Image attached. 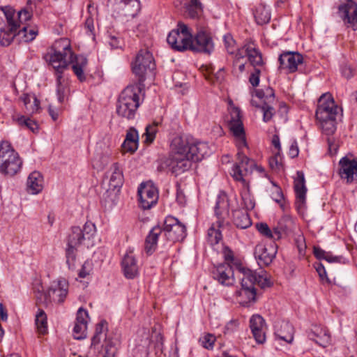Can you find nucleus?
<instances>
[{
    "mask_svg": "<svg viewBox=\"0 0 357 357\" xmlns=\"http://www.w3.org/2000/svg\"><path fill=\"white\" fill-rule=\"evenodd\" d=\"M263 112V121L264 122L269 121L274 114V109L266 102H264L263 105L260 107Z\"/></svg>",
    "mask_w": 357,
    "mask_h": 357,
    "instance_id": "nucleus-52",
    "label": "nucleus"
},
{
    "mask_svg": "<svg viewBox=\"0 0 357 357\" xmlns=\"http://www.w3.org/2000/svg\"><path fill=\"white\" fill-rule=\"evenodd\" d=\"M241 113L239 108L233 107L230 109V119L229 120V127L232 133H242L243 128L241 120Z\"/></svg>",
    "mask_w": 357,
    "mask_h": 357,
    "instance_id": "nucleus-36",
    "label": "nucleus"
},
{
    "mask_svg": "<svg viewBox=\"0 0 357 357\" xmlns=\"http://www.w3.org/2000/svg\"><path fill=\"white\" fill-rule=\"evenodd\" d=\"M50 294L51 303H64L67 296V282L65 279L53 281L47 291Z\"/></svg>",
    "mask_w": 357,
    "mask_h": 357,
    "instance_id": "nucleus-24",
    "label": "nucleus"
},
{
    "mask_svg": "<svg viewBox=\"0 0 357 357\" xmlns=\"http://www.w3.org/2000/svg\"><path fill=\"white\" fill-rule=\"evenodd\" d=\"M339 11L344 22L354 31L357 30V4L349 0L345 4L339 7Z\"/></svg>",
    "mask_w": 357,
    "mask_h": 357,
    "instance_id": "nucleus-19",
    "label": "nucleus"
},
{
    "mask_svg": "<svg viewBox=\"0 0 357 357\" xmlns=\"http://www.w3.org/2000/svg\"><path fill=\"white\" fill-rule=\"evenodd\" d=\"M275 335L287 343H291L294 340V327L289 322L282 321L275 325Z\"/></svg>",
    "mask_w": 357,
    "mask_h": 357,
    "instance_id": "nucleus-30",
    "label": "nucleus"
},
{
    "mask_svg": "<svg viewBox=\"0 0 357 357\" xmlns=\"http://www.w3.org/2000/svg\"><path fill=\"white\" fill-rule=\"evenodd\" d=\"M260 73L261 70L258 68H254L253 72L250 74L249 82L252 86L256 87L259 85Z\"/></svg>",
    "mask_w": 357,
    "mask_h": 357,
    "instance_id": "nucleus-55",
    "label": "nucleus"
},
{
    "mask_svg": "<svg viewBox=\"0 0 357 357\" xmlns=\"http://www.w3.org/2000/svg\"><path fill=\"white\" fill-rule=\"evenodd\" d=\"M335 116L333 117H316L317 124L324 135L326 136L328 152L331 155L335 154L338 149V144L333 136L337 130V121Z\"/></svg>",
    "mask_w": 357,
    "mask_h": 357,
    "instance_id": "nucleus-11",
    "label": "nucleus"
},
{
    "mask_svg": "<svg viewBox=\"0 0 357 357\" xmlns=\"http://www.w3.org/2000/svg\"><path fill=\"white\" fill-rule=\"evenodd\" d=\"M121 266L126 278L133 279L138 275V265L132 250H127L122 259Z\"/></svg>",
    "mask_w": 357,
    "mask_h": 357,
    "instance_id": "nucleus-25",
    "label": "nucleus"
},
{
    "mask_svg": "<svg viewBox=\"0 0 357 357\" xmlns=\"http://www.w3.org/2000/svg\"><path fill=\"white\" fill-rule=\"evenodd\" d=\"M139 206L144 210L150 209L158 200V192L152 183H142L138 188Z\"/></svg>",
    "mask_w": 357,
    "mask_h": 357,
    "instance_id": "nucleus-14",
    "label": "nucleus"
},
{
    "mask_svg": "<svg viewBox=\"0 0 357 357\" xmlns=\"http://www.w3.org/2000/svg\"><path fill=\"white\" fill-rule=\"evenodd\" d=\"M280 69L286 70L288 73L299 70V66L303 63V56L298 52H284L278 58Z\"/></svg>",
    "mask_w": 357,
    "mask_h": 357,
    "instance_id": "nucleus-16",
    "label": "nucleus"
},
{
    "mask_svg": "<svg viewBox=\"0 0 357 357\" xmlns=\"http://www.w3.org/2000/svg\"><path fill=\"white\" fill-rule=\"evenodd\" d=\"M214 49L211 37L205 31H199L195 38L192 39L190 50L193 52H204L210 54Z\"/></svg>",
    "mask_w": 357,
    "mask_h": 357,
    "instance_id": "nucleus-18",
    "label": "nucleus"
},
{
    "mask_svg": "<svg viewBox=\"0 0 357 357\" xmlns=\"http://www.w3.org/2000/svg\"><path fill=\"white\" fill-rule=\"evenodd\" d=\"M341 73L342 75L347 79H350L354 75V69L351 66L347 65L343 66L341 68Z\"/></svg>",
    "mask_w": 357,
    "mask_h": 357,
    "instance_id": "nucleus-58",
    "label": "nucleus"
},
{
    "mask_svg": "<svg viewBox=\"0 0 357 357\" xmlns=\"http://www.w3.org/2000/svg\"><path fill=\"white\" fill-rule=\"evenodd\" d=\"M43 177L39 172H31L26 181L28 192L33 195L38 194L43 189Z\"/></svg>",
    "mask_w": 357,
    "mask_h": 357,
    "instance_id": "nucleus-33",
    "label": "nucleus"
},
{
    "mask_svg": "<svg viewBox=\"0 0 357 357\" xmlns=\"http://www.w3.org/2000/svg\"><path fill=\"white\" fill-rule=\"evenodd\" d=\"M160 123V121H153L152 124L146 126L144 134L146 135V142L151 143L153 142L158 132V127Z\"/></svg>",
    "mask_w": 357,
    "mask_h": 357,
    "instance_id": "nucleus-48",
    "label": "nucleus"
},
{
    "mask_svg": "<svg viewBox=\"0 0 357 357\" xmlns=\"http://www.w3.org/2000/svg\"><path fill=\"white\" fill-rule=\"evenodd\" d=\"M223 257L225 260L227 261L226 263L229 264V262L233 261L234 260V254L231 249H229L227 246H224L222 249Z\"/></svg>",
    "mask_w": 357,
    "mask_h": 357,
    "instance_id": "nucleus-59",
    "label": "nucleus"
},
{
    "mask_svg": "<svg viewBox=\"0 0 357 357\" xmlns=\"http://www.w3.org/2000/svg\"><path fill=\"white\" fill-rule=\"evenodd\" d=\"M107 43L112 49H117L121 47L123 41L119 37L109 35Z\"/></svg>",
    "mask_w": 357,
    "mask_h": 357,
    "instance_id": "nucleus-56",
    "label": "nucleus"
},
{
    "mask_svg": "<svg viewBox=\"0 0 357 357\" xmlns=\"http://www.w3.org/2000/svg\"><path fill=\"white\" fill-rule=\"evenodd\" d=\"M39 105L40 101L37 99L36 97H33V100L29 104V106L26 110L30 113H35L38 110Z\"/></svg>",
    "mask_w": 357,
    "mask_h": 357,
    "instance_id": "nucleus-61",
    "label": "nucleus"
},
{
    "mask_svg": "<svg viewBox=\"0 0 357 357\" xmlns=\"http://www.w3.org/2000/svg\"><path fill=\"white\" fill-rule=\"evenodd\" d=\"M95 231V226L91 222H86L83 227L73 226L68 234V259H75L76 252L86 238H90Z\"/></svg>",
    "mask_w": 357,
    "mask_h": 357,
    "instance_id": "nucleus-8",
    "label": "nucleus"
},
{
    "mask_svg": "<svg viewBox=\"0 0 357 357\" xmlns=\"http://www.w3.org/2000/svg\"><path fill=\"white\" fill-rule=\"evenodd\" d=\"M213 278L224 286H231L235 282L234 271L228 263L221 264L216 266L212 272Z\"/></svg>",
    "mask_w": 357,
    "mask_h": 357,
    "instance_id": "nucleus-20",
    "label": "nucleus"
},
{
    "mask_svg": "<svg viewBox=\"0 0 357 357\" xmlns=\"http://www.w3.org/2000/svg\"><path fill=\"white\" fill-rule=\"evenodd\" d=\"M272 187L269 189L271 197L276 203L283 208L284 195L281 188L274 181H271Z\"/></svg>",
    "mask_w": 357,
    "mask_h": 357,
    "instance_id": "nucleus-47",
    "label": "nucleus"
},
{
    "mask_svg": "<svg viewBox=\"0 0 357 357\" xmlns=\"http://www.w3.org/2000/svg\"><path fill=\"white\" fill-rule=\"evenodd\" d=\"M237 160L238 162L232 167L231 174L236 181L245 182L247 181L245 176L252 173L255 163L241 151L237 153Z\"/></svg>",
    "mask_w": 357,
    "mask_h": 357,
    "instance_id": "nucleus-13",
    "label": "nucleus"
},
{
    "mask_svg": "<svg viewBox=\"0 0 357 357\" xmlns=\"http://www.w3.org/2000/svg\"><path fill=\"white\" fill-rule=\"evenodd\" d=\"M338 106L330 93L322 94L319 100L316 109V117H337Z\"/></svg>",
    "mask_w": 357,
    "mask_h": 357,
    "instance_id": "nucleus-15",
    "label": "nucleus"
},
{
    "mask_svg": "<svg viewBox=\"0 0 357 357\" xmlns=\"http://www.w3.org/2000/svg\"><path fill=\"white\" fill-rule=\"evenodd\" d=\"M35 324L38 333L41 335L47 333V318L46 313L43 309L38 308L36 314Z\"/></svg>",
    "mask_w": 357,
    "mask_h": 357,
    "instance_id": "nucleus-45",
    "label": "nucleus"
},
{
    "mask_svg": "<svg viewBox=\"0 0 357 357\" xmlns=\"http://www.w3.org/2000/svg\"><path fill=\"white\" fill-rule=\"evenodd\" d=\"M216 340L215 335L208 333L199 338L201 345L206 349H213Z\"/></svg>",
    "mask_w": 357,
    "mask_h": 357,
    "instance_id": "nucleus-50",
    "label": "nucleus"
},
{
    "mask_svg": "<svg viewBox=\"0 0 357 357\" xmlns=\"http://www.w3.org/2000/svg\"><path fill=\"white\" fill-rule=\"evenodd\" d=\"M84 29L86 30V33L89 36H92L94 38L95 34V27H94V20L91 16H89L84 22Z\"/></svg>",
    "mask_w": 357,
    "mask_h": 357,
    "instance_id": "nucleus-54",
    "label": "nucleus"
},
{
    "mask_svg": "<svg viewBox=\"0 0 357 357\" xmlns=\"http://www.w3.org/2000/svg\"><path fill=\"white\" fill-rule=\"evenodd\" d=\"M13 121H15L19 126L25 127L29 129L33 132L38 131V124L30 118L25 117L23 115H15L13 116Z\"/></svg>",
    "mask_w": 357,
    "mask_h": 357,
    "instance_id": "nucleus-46",
    "label": "nucleus"
},
{
    "mask_svg": "<svg viewBox=\"0 0 357 357\" xmlns=\"http://www.w3.org/2000/svg\"><path fill=\"white\" fill-rule=\"evenodd\" d=\"M120 345L118 337H105L102 347L104 350L103 357H115Z\"/></svg>",
    "mask_w": 357,
    "mask_h": 357,
    "instance_id": "nucleus-39",
    "label": "nucleus"
},
{
    "mask_svg": "<svg viewBox=\"0 0 357 357\" xmlns=\"http://www.w3.org/2000/svg\"><path fill=\"white\" fill-rule=\"evenodd\" d=\"M15 37L25 43L33 41L38 34L37 27H30L29 26H22V28L16 29Z\"/></svg>",
    "mask_w": 357,
    "mask_h": 357,
    "instance_id": "nucleus-41",
    "label": "nucleus"
},
{
    "mask_svg": "<svg viewBox=\"0 0 357 357\" xmlns=\"http://www.w3.org/2000/svg\"><path fill=\"white\" fill-rule=\"evenodd\" d=\"M108 174H109V187L114 190L121 188L123 183V174L120 164L119 162L113 163Z\"/></svg>",
    "mask_w": 357,
    "mask_h": 357,
    "instance_id": "nucleus-32",
    "label": "nucleus"
},
{
    "mask_svg": "<svg viewBox=\"0 0 357 357\" xmlns=\"http://www.w3.org/2000/svg\"><path fill=\"white\" fill-rule=\"evenodd\" d=\"M340 166L339 174L342 178L347 179V183H351L357 177V159H349L343 157L339 162Z\"/></svg>",
    "mask_w": 357,
    "mask_h": 357,
    "instance_id": "nucleus-22",
    "label": "nucleus"
},
{
    "mask_svg": "<svg viewBox=\"0 0 357 357\" xmlns=\"http://www.w3.org/2000/svg\"><path fill=\"white\" fill-rule=\"evenodd\" d=\"M294 229V221L289 215H284L275 227V235L277 239H280L283 234H287Z\"/></svg>",
    "mask_w": 357,
    "mask_h": 357,
    "instance_id": "nucleus-37",
    "label": "nucleus"
},
{
    "mask_svg": "<svg viewBox=\"0 0 357 357\" xmlns=\"http://www.w3.org/2000/svg\"><path fill=\"white\" fill-rule=\"evenodd\" d=\"M307 334L309 339L323 347H326L331 342V335L325 327L313 325Z\"/></svg>",
    "mask_w": 357,
    "mask_h": 357,
    "instance_id": "nucleus-26",
    "label": "nucleus"
},
{
    "mask_svg": "<svg viewBox=\"0 0 357 357\" xmlns=\"http://www.w3.org/2000/svg\"><path fill=\"white\" fill-rule=\"evenodd\" d=\"M89 314L83 307H79L77 312L75 325L73 328V336L75 340H84L86 337Z\"/></svg>",
    "mask_w": 357,
    "mask_h": 357,
    "instance_id": "nucleus-21",
    "label": "nucleus"
},
{
    "mask_svg": "<svg viewBox=\"0 0 357 357\" xmlns=\"http://www.w3.org/2000/svg\"><path fill=\"white\" fill-rule=\"evenodd\" d=\"M6 22L0 19V45L7 47L11 44L15 38L16 29L27 26L26 22L32 17V12L30 9L24 8L21 9L17 14L10 6L1 7Z\"/></svg>",
    "mask_w": 357,
    "mask_h": 357,
    "instance_id": "nucleus-3",
    "label": "nucleus"
},
{
    "mask_svg": "<svg viewBox=\"0 0 357 357\" xmlns=\"http://www.w3.org/2000/svg\"><path fill=\"white\" fill-rule=\"evenodd\" d=\"M250 328L252 335L259 344H263L266 340V325L264 318L259 315H252L250 319Z\"/></svg>",
    "mask_w": 357,
    "mask_h": 357,
    "instance_id": "nucleus-23",
    "label": "nucleus"
},
{
    "mask_svg": "<svg viewBox=\"0 0 357 357\" xmlns=\"http://www.w3.org/2000/svg\"><path fill=\"white\" fill-rule=\"evenodd\" d=\"M237 269L243 276L241 278V289L236 291V294L240 297L246 298V300L243 301L245 303H250L255 301L257 293L255 285L256 284L261 288L268 287L271 285L265 271H261L259 273H257L241 265L238 266Z\"/></svg>",
    "mask_w": 357,
    "mask_h": 357,
    "instance_id": "nucleus-4",
    "label": "nucleus"
},
{
    "mask_svg": "<svg viewBox=\"0 0 357 357\" xmlns=\"http://www.w3.org/2000/svg\"><path fill=\"white\" fill-rule=\"evenodd\" d=\"M246 56V53L245 52L244 45L241 48L237 49V51L235 54L234 60L233 62V66H237L241 59H243Z\"/></svg>",
    "mask_w": 357,
    "mask_h": 357,
    "instance_id": "nucleus-57",
    "label": "nucleus"
},
{
    "mask_svg": "<svg viewBox=\"0 0 357 357\" xmlns=\"http://www.w3.org/2000/svg\"><path fill=\"white\" fill-rule=\"evenodd\" d=\"M89 266V264L87 262H85L82 266V268L79 270L78 273V275L81 278H85L87 275L90 274L91 268Z\"/></svg>",
    "mask_w": 357,
    "mask_h": 357,
    "instance_id": "nucleus-62",
    "label": "nucleus"
},
{
    "mask_svg": "<svg viewBox=\"0 0 357 357\" xmlns=\"http://www.w3.org/2000/svg\"><path fill=\"white\" fill-rule=\"evenodd\" d=\"M243 188L241 192V199L247 210H252L255 206V201L251 194L249 182H241Z\"/></svg>",
    "mask_w": 357,
    "mask_h": 357,
    "instance_id": "nucleus-42",
    "label": "nucleus"
},
{
    "mask_svg": "<svg viewBox=\"0 0 357 357\" xmlns=\"http://www.w3.org/2000/svg\"><path fill=\"white\" fill-rule=\"evenodd\" d=\"M108 331L107 322L102 319L96 325L95 333L91 338V348L98 349L99 344L101 343L102 340H105V337H109L107 335Z\"/></svg>",
    "mask_w": 357,
    "mask_h": 357,
    "instance_id": "nucleus-34",
    "label": "nucleus"
},
{
    "mask_svg": "<svg viewBox=\"0 0 357 357\" xmlns=\"http://www.w3.org/2000/svg\"><path fill=\"white\" fill-rule=\"evenodd\" d=\"M188 15L192 19H197L203 12V6L200 0H189L185 4Z\"/></svg>",
    "mask_w": 357,
    "mask_h": 357,
    "instance_id": "nucleus-44",
    "label": "nucleus"
},
{
    "mask_svg": "<svg viewBox=\"0 0 357 357\" xmlns=\"http://www.w3.org/2000/svg\"><path fill=\"white\" fill-rule=\"evenodd\" d=\"M68 64H71L72 70L80 82H84L86 79L84 70L88 64L87 58L82 54H76L72 52L70 45H68Z\"/></svg>",
    "mask_w": 357,
    "mask_h": 357,
    "instance_id": "nucleus-17",
    "label": "nucleus"
},
{
    "mask_svg": "<svg viewBox=\"0 0 357 357\" xmlns=\"http://www.w3.org/2000/svg\"><path fill=\"white\" fill-rule=\"evenodd\" d=\"M163 233L162 227L159 225L153 227L146 238L145 250L147 254L151 255L156 249L159 236Z\"/></svg>",
    "mask_w": 357,
    "mask_h": 357,
    "instance_id": "nucleus-35",
    "label": "nucleus"
},
{
    "mask_svg": "<svg viewBox=\"0 0 357 357\" xmlns=\"http://www.w3.org/2000/svg\"><path fill=\"white\" fill-rule=\"evenodd\" d=\"M144 87L140 84H130L119 95L117 105V114L128 120L133 119L140 105L139 94Z\"/></svg>",
    "mask_w": 357,
    "mask_h": 357,
    "instance_id": "nucleus-5",
    "label": "nucleus"
},
{
    "mask_svg": "<svg viewBox=\"0 0 357 357\" xmlns=\"http://www.w3.org/2000/svg\"><path fill=\"white\" fill-rule=\"evenodd\" d=\"M294 188L296 197V204L298 208H302L306 199L307 188L304 174L301 171L296 172V177L294 178Z\"/></svg>",
    "mask_w": 357,
    "mask_h": 357,
    "instance_id": "nucleus-27",
    "label": "nucleus"
},
{
    "mask_svg": "<svg viewBox=\"0 0 357 357\" xmlns=\"http://www.w3.org/2000/svg\"><path fill=\"white\" fill-rule=\"evenodd\" d=\"M233 222L239 229H247L252 225L247 211L238 209L233 211Z\"/></svg>",
    "mask_w": 357,
    "mask_h": 357,
    "instance_id": "nucleus-40",
    "label": "nucleus"
},
{
    "mask_svg": "<svg viewBox=\"0 0 357 357\" xmlns=\"http://www.w3.org/2000/svg\"><path fill=\"white\" fill-rule=\"evenodd\" d=\"M67 40H56L52 46L43 54V59L55 70L56 74V96L59 102H63L66 97V84L62 73L67 69Z\"/></svg>",
    "mask_w": 357,
    "mask_h": 357,
    "instance_id": "nucleus-2",
    "label": "nucleus"
},
{
    "mask_svg": "<svg viewBox=\"0 0 357 357\" xmlns=\"http://www.w3.org/2000/svg\"><path fill=\"white\" fill-rule=\"evenodd\" d=\"M244 48L248 59L254 68L264 65L261 53L252 41H246L244 43Z\"/></svg>",
    "mask_w": 357,
    "mask_h": 357,
    "instance_id": "nucleus-29",
    "label": "nucleus"
},
{
    "mask_svg": "<svg viewBox=\"0 0 357 357\" xmlns=\"http://www.w3.org/2000/svg\"><path fill=\"white\" fill-rule=\"evenodd\" d=\"M155 68L152 54L146 50H141L137 54L135 61L132 63V73L138 77V82L135 84H140L144 87V82L148 72L153 71Z\"/></svg>",
    "mask_w": 357,
    "mask_h": 357,
    "instance_id": "nucleus-9",
    "label": "nucleus"
},
{
    "mask_svg": "<svg viewBox=\"0 0 357 357\" xmlns=\"http://www.w3.org/2000/svg\"><path fill=\"white\" fill-rule=\"evenodd\" d=\"M33 291L35 294L37 305H43L47 307L51 303L50 294L44 291V288L40 280H35L33 284Z\"/></svg>",
    "mask_w": 357,
    "mask_h": 357,
    "instance_id": "nucleus-38",
    "label": "nucleus"
},
{
    "mask_svg": "<svg viewBox=\"0 0 357 357\" xmlns=\"http://www.w3.org/2000/svg\"><path fill=\"white\" fill-rule=\"evenodd\" d=\"M236 139V145L238 149V151L243 152L241 150L244 147L247 146L245 130H243L242 133H232Z\"/></svg>",
    "mask_w": 357,
    "mask_h": 357,
    "instance_id": "nucleus-53",
    "label": "nucleus"
},
{
    "mask_svg": "<svg viewBox=\"0 0 357 357\" xmlns=\"http://www.w3.org/2000/svg\"><path fill=\"white\" fill-rule=\"evenodd\" d=\"M316 271L322 280L326 279L328 281H329V280L327 278L326 269L322 264H317Z\"/></svg>",
    "mask_w": 357,
    "mask_h": 357,
    "instance_id": "nucleus-63",
    "label": "nucleus"
},
{
    "mask_svg": "<svg viewBox=\"0 0 357 357\" xmlns=\"http://www.w3.org/2000/svg\"><path fill=\"white\" fill-rule=\"evenodd\" d=\"M229 204L227 195L224 192H220L217 196L215 205V215L217 221L208 228L206 239L212 247L218 245L222 240L220 228L225 225V220L229 215Z\"/></svg>",
    "mask_w": 357,
    "mask_h": 357,
    "instance_id": "nucleus-6",
    "label": "nucleus"
},
{
    "mask_svg": "<svg viewBox=\"0 0 357 357\" xmlns=\"http://www.w3.org/2000/svg\"><path fill=\"white\" fill-rule=\"evenodd\" d=\"M257 229L261 235L266 236V238L278 240L276 238V236L275 235V228L273 231H271L266 223L261 222L257 224Z\"/></svg>",
    "mask_w": 357,
    "mask_h": 357,
    "instance_id": "nucleus-49",
    "label": "nucleus"
},
{
    "mask_svg": "<svg viewBox=\"0 0 357 357\" xmlns=\"http://www.w3.org/2000/svg\"><path fill=\"white\" fill-rule=\"evenodd\" d=\"M276 250L274 248H268L264 245H257L255 249V257L259 266H266L271 264L275 257Z\"/></svg>",
    "mask_w": 357,
    "mask_h": 357,
    "instance_id": "nucleus-28",
    "label": "nucleus"
},
{
    "mask_svg": "<svg viewBox=\"0 0 357 357\" xmlns=\"http://www.w3.org/2000/svg\"><path fill=\"white\" fill-rule=\"evenodd\" d=\"M138 145V132L135 128L131 127L127 130L125 140L121 146L122 149L126 152L133 153L137 151Z\"/></svg>",
    "mask_w": 357,
    "mask_h": 357,
    "instance_id": "nucleus-31",
    "label": "nucleus"
},
{
    "mask_svg": "<svg viewBox=\"0 0 357 357\" xmlns=\"http://www.w3.org/2000/svg\"><path fill=\"white\" fill-rule=\"evenodd\" d=\"M22 166V160L18 153L7 141L0 142V173L13 176L18 173Z\"/></svg>",
    "mask_w": 357,
    "mask_h": 357,
    "instance_id": "nucleus-7",
    "label": "nucleus"
},
{
    "mask_svg": "<svg viewBox=\"0 0 357 357\" xmlns=\"http://www.w3.org/2000/svg\"><path fill=\"white\" fill-rule=\"evenodd\" d=\"M210 153L207 143L190 137L176 136L171 142L168 155L158 159L157 169L178 176L189 170L192 162L201 161Z\"/></svg>",
    "mask_w": 357,
    "mask_h": 357,
    "instance_id": "nucleus-1",
    "label": "nucleus"
},
{
    "mask_svg": "<svg viewBox=\"0 0 357 357\" xmlns=\"http://www.w3.org/2000/svg\"><path fill=\"white\" fill-rule=\"evenodd\" d=\"M254 17L256 22L259 25H263L268 23L271 20V13L266 6L259 5L255 12Z\"/></svg>",
    "mask_w": 357,
    "mask_h": 357,
    "instance_id": "nucleus-43",
    "label": "nucleus"
},
{
    "mask_svg": "<svg viewBox=\"0 0 357 357\" xmlns=\"http://www.w3.org/2000/svg\"><path fill=\"white\" fill-rule=\"evenodd\" d=\"M326 252L325 250H322L319 247H314L313 253L316 258L318 259H324L325 256L326 255Z\"/></svg>",
    "mask_w": 357,
    "mask_h": 357,
    "instance_id": "nucleus-64",
    "label": "nucleus"
},
{
    "mask_svg": "<svg viewBox=\"0 0 357 357\" xmlns=\"http://www.w3.org/2000/svg\"><path fill=\"white\" fill-rule=\"evenodd\" d=\"M167 239L172 242L183 241L186 236V227L174 216L165 218L162 227Z\"/></svg>",
    "mask_w": 357,
    "mask_h": 357,
    "instance_id": "nucleus-12",
    "label": "nucleus"
},
{
    "mask_svg": "<svg viewBox=\"0 0 357 357\" xmlns=\"http://www.w3.org/2000/svg\"><path fill=\"white\" fill-rule=\"evenodd\" d=\"M265 101L268 104L272 103L275 100V93L272 88L267 87L265 90Z\"/></svg>",
    "mask_w": 357,
    "mask_h": 357,
    "instance_id": "nucleus-60",
    "label": "nucleus"
},
{
    "mask_svg": "<svg viewBox=\"0 0 357 357\" xmlns=\"http://www.w3.org/2000/svg\"><path fill=\"white\" fill-rule=\"evenodd\" d=\"M223 40L227 52L230 54H234L236 50V41L233 38L232 36L229 33L225 35L223 37Z\"/></svg>",
    "mask_w": 357,
    "mask_h": 357,
    "instance_id": "nucleus-51",
    "label": "nucleus"
},
{
    "mask_svg": "<svg viewBox=\"0 0 357 357\" xmlns=\"http://www.w3.org/2000/svg\"><path fill=\"white\" fill-rule=\"evenodd\" d=\"M167 41L174 50L183 52L190 50L192 34L189 32L188 28L185 24L178 23V29H173L168 34Z\"/></svg>",
    "mask_w": 357,
    "mask_h": 357,
    "instance_id": "nucleus-10",
    "label": "nucleus"
}]
</instances>
